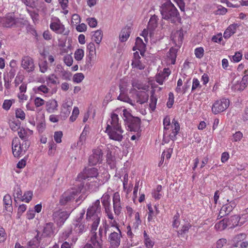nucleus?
Here are the masks:
<instances>
[{"label":"nucleus","instance_id":"obj_34","mask_svg":"<svg viewBox=\"0 0 248 248\" xmlns=\"http://www.w3.org/2000/svg\"><path fill=\"white\" fill-rule=\"evenodd\" d=\"M192 225L188 221H185L181 224L180 229L177 231L178 235H182L187 233L189 230L191 228Z\"/></svg>","mask_w":248,"mask_h":248},{"label":"nucleus","instance_id":"obj_60","mask_svg":"<svg viewBox=\"0 0 248 248\" xmlns=\"http://www.w3.org/2000/svg\"><path fill=\"white\" fill-rule=\"evenodd\" d=\"M84 76L82 73H76L74 75L73 81L78 83L81 82L84 79Z\"/></svg>","mask_w":248,"mask_h":248},{"label":"nucleus","instance_id":"obj_3","mask_svg":"<svg viewBox=\"0 0 248 248\" xmlns=\"http://www.w3.org/2000/svg\"><path fill=\"white\" fill-rule=\"evenodd\" d=\"M161 13L164 19L170 20L171 23H181V18L179 13L170 1L166 2L162 5Z\"/></svg>","mask_w":248,"mask_h":248},{"label":"nucleus","instance_id":"obj_63","mask_svg":"<svg viewBox=\"0 0 248 248\" xmlns=\"http://www.w3.org/2000/svg\"><path fill=\"white\" fill-rule=\"evenodd\" d=\"M194 53L196 58L201 59L204 54V49L202 47H197L195 49Z\"/></svg>","mask_w":248,"mask_h":248},{"label":"nucleus","instance_id":"obj_11","mask_svg":"<svg viewBox=\"0 0 248 248\" xmlns=\"http://www.w3.org/2000/svg\"><path fill=\"white\" fill-rule=\"evenodd\" d=\"M21 65L28 73L32 72L35 69L34 61L33 59L29 56H24L22 57Z\"/></svg>","mask_w":248,"mask_h":248},{"label":"nucleus","instance_id":"obj_23","mask_svg":"<svg viewBox=\"0 0 248 248\" xmlns=\"http://www.w3.org/2000/svg\"><path fill=\"white\" fill-rule=\"evenodd\" d=\"M58 104L55 99H50L46 102V109L49 113L54 112L58 109Z\"/></svg>","mask_w":248,"mask_h":248},{"label":"nucleus","instance_id":"obj_7","mask_svg":"<svg viewBox=\"0 0 248 248\" xmlns=\"http://www.w3.org/2000/svg\"><path fill=\"white\" fill-rule=\"evenodd\" d=\"M50 29L57 34L67 35L68 31L65 29V26L60 19L57 17L51 18L49 25Z\"/></svg>","mask_w":248,"mask_h":248},{"label":"nucleus","instance_id":"obj_53","mask_svg":"<svg viewBox=\"0 0 248 248\" xmlns=\"http://www.w3.org/2000/svg\"><path fill=\"white\" fill-rule=\"evenodd\" d=\"M134 117L133 116L131 113L126 109H124L123 110V118L124 119V120L125 122H127L128 121H129L131 119H132Z\"/></svg>","mask_w":248,"mask_h":248},{"label":"nucleus","instance_id":"obj_6","mask_svg":"<svg viewBox=\"0 0 248 248\" xmlns=\"http://www.w3.org/2000/svg\"><path fill=\"white\" fill-rule=\"evenodd\" d=\"M164 133L165 134H168L167 131L169 129L170 126L172 128V132L169 134V136L172 140L176 138V136L178 134L180 130V125L179 123L173 119L172 121V124L170 125V118L169 116H166L163 120Z\"/></svg>","mask_w":248,"mask_h":248},{"label":"nucleus","instance_id":"obj_43","mask_svg":"<svg viewBox=\"0 0 248 248\" xmlns=\"http://www.w3.org/2000/svg\"><path fill=\"white\" fill-rule=\"evenodd\" d=\"M46 80L48 84H51L52 85H57L59 84L58 77L54 74H51L49 75L46 77Z\"/></svg>","mask_w":248,"mask_h":248},{"label":"nucleus","instance_id":"obj_5","mask_svg":"<svg viewBox=\"0 0 248 248\" xmlns=\"http://www.w3.org/2000/svg\"><path fill=\"white\" fill-rule=\"evenodd\" d=\"M30 146L29 141H24V143L21 144L19 139L17 137L13 139L12 142V148L13 155L18 157L24 154Z\"/></svg>","mask_w":248,"mask_h":248},{"label":"nucleus","instance_id":"obj_24","mask_svg":"<svg viewBox=\"0 0 248 248\" xmlns=\"http://www.w3.org/2000/svg\"><path fill=\"white\" fill-rule=\"evenodd\" d=\"M145 47L146 45L143 43L142 40L140 37H138L136 39L135 46L133 47V50H139L140 51L141 55L143 56Z\"/></svg>","mask_w":248,"mask_h":248},{"label":"nucleus","instance_id":"obj_64","mask_svg":"<svg viewBox=\"0 0 248 248\" xmlns=\"http://www.w3.org/2000/svg\"><path fill=\"white\" fill-rule=\"evenodd\" d=\"M63 61L65 64L68 66H70L72 65L73 62V58L71 54H67L63 58Z\"/></svg>","mask_w":248,"mask_h":248},{"label":"nucleus","instance_id":"obj_4","mask_svg":"<svg viewBox=\"0 0 248 248\" xmlns=\"http://www.w3.org/2000/svg\"><path fill=\"white\" fill-rule=\"evenodd\" d=\"M85 214V211L80 214V216L77 219L73 224L71 230L65 232V238L68 237L73 232L76 235H80L86 230V225L82 222Z\"/></svg>","mask_w":248,"mask_h":248},{"label":"nucleus","instance_id":"obj_30","mask_svg":"<svg viewBox=\"0 0 248 248\" xmlns=\"http://www.w3.org/2000/svg\"><path fill=\"white\" fill-rule=\"evenodd\" d=\"M32 132H33L32 130H31L29 129L21 128H20L19 130L18 131V135L22 140L27 141V139L30 135L32 134Z\"/></svg>","mask_w":248,"mask_h":248},{"label":"nucleus","instance_id":"obj_12","mask_svg":"<svg viewBox=\"0 0 248 248\" xmlns=\"http://www.w3.org/2000/svg\"><path fill=\"white\" fill-rule=\"evenodd\" d=\"M103 152L101 149L97 148L93 151V154L89 158V163L94 166L100 163L102 160Z\"/></svg>","mask_w":248,"mask_h":248},{"label":"nucleus","instance_id":"obj_58","mask_svg":"<svg viewBox=\"0 0 248 248\" xmlns=\"http://www.w3.org/2000/svg\"><path fill=\"white\" fill-rule=\"evenodd\" d=\"M87 131L84 129L80 135L78 141V145H82L85 142Z\"/></svg>","mask_w":248,"mask_h":248},{"label":"nucleus","instance_id":"obj_59","mask_svg":"<svg viewBox=\"0 0 248 248\" xmlns=\"http://www.w3.org/2000/svg\"><path fill=\"white\" fill-rule=\"evenodd\" d=\"M202 85L200 84V81L197 78H194L192 80V85L191 91L194 92L198 89H200Z\"/></svg>","mask_w":248,"mask_h":248},{"label":"nucleus","instance_id":"obj_15","mask_svg":"<svg viewBox=\"0 0 248 248\" xmlns=\"http://www.w3.org/2000/svg\"><path fill=\"white\" fill-rule=\"evenodd\" d=\"M112 202L114 213L116 215L119 216L122 210L121 198L119 192H116L114 193Z\"/></svg>","mask_w":248,"mask_h":248},{"label":"nucleus","instance_id":"obj_27","mask_svg":"<svg viewBox=\"0 0 248 248\" xmlns=\"http://www.w3.org/2000/svg\"><path fill=\"white\" fill-rule=\"evenodd\" d=\"M55 227L52 223H48L44 227L43 234L46 236H51L54 233Z\"/></svg>","mask_w":248,"mask_h":248},{"label":"nucleus","instance_id":"obj_22","mask_svg":"<svg viewBox=\"0 0 248 248\" xmlns=\"http://www.w3.org/2000/svg\"><path fill=\"white\" fill-rule=\"evenodd\" d=\"M239 26L237 23L232 24L226 29L224 33L223 37L225 39L229 38L232 35L236 32V29Z\"/></svg>","mask_w":248,"mask_h":248},{"label":"nucleus","instance_id":"obj_35","mask_svg":"<svg viewBox=\"0 0 248 248\" xmlns=\"http://www.w3.org/2000/svg\"><path fill=\"white\" fill-rule=\"evenodd\" d=\"M118 99L129 103L133 106H135V100L134 99H131L127 94H124V93H121L118 97Z\"/></svg>","mask_w":248,"mask_h":248},{"label":"nucleus","instance_id":"obj_37","mask_svg":"<svg viewBox=\"0 0 248 248\" xmlns=\"http://www.w3.org/2000/svg\"><path fill=\"white\" fill-rule=\"evenodd\" d=\"M48 151L47 154L50 156H54L57 148V145L53 141H51L48 142Z\"/></svg>","mask_w":248,"mask_h":248},{"label":"nucleus","instance_id":"obj_28","mask_svg":"<svg viewBox=\"0 0 248 248\" xmlns=\"http://www.w3.org/2000/svg\"><path fill=\"white\" fill-rule=\"evenodd\" d=\"M3 205L7 211L11 212L13 210L12 200L11 197L9 194L5 195L3 199Z\"/></svg>","mask_w":248,"mask_h":248},{"label":"nucleus","instance_id":"obj_55","mask_svg":"<svg viewBox=\"0 0 248 248\" xmlns=\"http://www.w3.org/2000/svg\"><path fill=\"white\" fill-rule=\"evenodd\" d=\"M148 28L153 30L157 27V20L155 16H152L150 19L148 25Z\"/></svg>","mask_w":248,"mask_h":248},{"label":"nucleus","instance_id":"obj_42","mask_svg":"<svg viewBox=\"0 0 248 248\" xmlns=\"http://www.w3.org/2000/svg\"><path fill=\"white\" fill-rule=\"evenodd\" d=\"M177 49L173 47L170 48L169 50V52L168 55V57L170 60V63L172 64H174L175 63L176 58L177 56Z\"/></svg>","mask_w":248,"mask_h":248},{"label":"nucleus","instance_id":"obj_8","mask_svg":"<svg viewBox=\"0 0 248 248\" xmlns=\"http://www.w3.org/2000/svg\"><path fill=\"white\" fill-rule=\"evenodd\" d=\"M80 191L79 188H71L65 191L61 196L59 203L62 205H65L68 202L73 200L75 196Z\"/></svg>","mask_w":248,"mask_h":248},{"label":"nucleus","instance_id":"obj_21","mask_svg":"<svg viewBox=\"0 0 248 248\" xmlns=\"http://www.w3.org/2000/svg\"><path fill=\"white\" fill-rule=\"evenodd\" d=\"M136 98L134 99L135 100V103H139L142 104L146 102L149 98V95L145 91L136 92Z\"/></svg>","mask_w":248,"mask_h":248},{"label":"nucleus","instance_id":"obj_25","mask_svg":"<svg viewBox=\"0 0 248 248\" xmlns=\"http://www.w3.org/2000/svg\"><path fill=\"white\" fill-rule=\"evenodd\" d=\"M132 85L133 89L130 91L129 93L131 94L136 93V89L138 90H146V87L141 82L137 79H134L132 81Z\"/></svg>","mask_w":248,"mask_h":248},{"label":"nucleus","instance_id":"obj_14","mask_svg":"<svg viewBox=\"0 0 248 248\" xmlns=\"http://www.w3.org/2000/svg\"><path fill=\"white\" fill-rule=\"evenodd\" d=\"M122 237V232L120 230L117 231V232H111L108 237V240L111 246L114 248L118 247L120 245Z\"/></svg>","mask_w":248,"mask_h":248},{"label":"nucleus","instance_id":"obj_49","mask_svg":"<svg viewBox=\"0 0 248 248\" xmlns=\"http://www.w3.org/2000/svg\"><path fill=\"white\" fill-rule=\"evenodd\" d=\"M22 1L26 5L35 9L37 7L38 3L40 1L39 0H22Z\"/></svg>","mask_w":248,"mask_h":248},{"label":"nucleus","instance_id":"obj_32","mask_svg":"<svg viewBox=\"0 0 248 248\" xmlns=\"http://www.w3.org/2000/svg\"><path fill=\"white\" fill-rule=\"evenodd\" d=\"M85 177L86 178H96L98 175V170L95 168H91L86 169L84 170Z\"/></svg>","mask_w":248,"mask_h":248},{"label":"nucleus","instance_id":"obj_45","mask_svg":"<svg viewBox=\"0 0 248 248\" xmlns=\"http://www.w3.org/2000/svg\"><path fill=\"white\" fill-rule=\"evenodd\" d=\"M247 86L245 83H243L241 81H237L235 82L232 86V89L234 91H242L244 90Z\"/></svg>","mask_w":248,"mask_h":248},{"label":"nucleus","instance_id":"obj_9","mask_svg":"<svg viewBox=\"0 0 248 248\" xmlns=\"http://www.w3.org/2000/svg\"><path fill=\"white\" fill-rule=\"evenodd\" d=\"M230 101L226 98H222L216 101L213 104L212 111L215 114L225 111L229 106Z\"/></svg>","mask_w":248,"mask_h":248},{"label":"nucleus","instance_id":"obj_47","mask_svg":"<svg viewBox=\"0 0 248 248\" xmlns=\"http://www.w3.org/2000/svg\"><path fill=\"white\" fill-rule=\"evenodd\" d=\"M15 102V100L13 99L4 100L2 106V108L6 111L9 110Z\"/></svg>","mask_w":248,"mask_h":248},{"label":"nucleus","instance_id":"obj_44","mask_svg":"<svg viewBox=\"0 0 248 248\" xmlns=\"http://www.w3.org/2000/svg\"><path fill=\"white\" fill-rule=\"evenodd\" d=\"M103 37V32L101 30L95 31L92 37V39L97 44L101 42Z\"/></svg>","mask_w":248,"mask_h":248},{"label":"nucleus","instance_id":"obj_29","mask_svg":"<svg viewBox=\"0 0 248 248\" xmlns=\"http://www.w3.org/2000/svg\"><path fill=\"white\" fill-rule=\"evenodd\" d=\"M143 242L146 248H152L155 244V242L152 237L147 233L145 231L143 232Z\"/></svg>","mask_w":248,"mask_h":248},{"label":"nucleus","instance_id":"obj_51","mask_svg":"<svg viewBox=\"0 0 248 248\" xmlns=\"http://www.w3.org/2000/svg\"><path fill=\"white\" fill-rule=\"evenodd\" d=\"M84 56V50L81 48L77 49L74 54L75 59L78 61L81 60L83 59Z\"/></svg>","mask_w":248,"mask_h":248},{"label":"nucleus","instance_id":"obj_46","mask_svg":"<svg viewBox=\"0 0 248 248\" xmlns=\"http://www.w3.org/2000/svg\"><path fill=\"white\" fill-rule=\"evenodd\" d=\"M157 101V98L156 96L155 95V93L152 92V94L150 98V108L152 111L155 110L156 108V105Z\"/></svg>","mask_w":248,"mask_h":248},{"label":"nucleus","instance_id":"obj_26","mask_svg":"<svg viewBox=\"0 0 248 248\" xmlns=\"http://www.w3.org/2000/svg\"><path fill=\"white\" fill-rule=\"evenodd\" d=\"M92 244H86L83 248H102V241H97L95 237L90 238Z\"/></svg>","mask_w":248,"mask_h":248},{"label":"nucleus","instance_id":"obj_18","mask_svg":"<svg viewBox=\"0 0 248 248\" xmlns=\"http://www.w3.org/2000/svg\"><path fill=\"white\" fill-rule=\"evenodd\" d=\"M140 57L138 51L134 52L133 54V58L132 60L131 65L133 68H137L139 70H143L145 68V65L141 62L140 60Z\"/></svg>","mask_w":248,"mask_h":248},{"label":"nucleus","instance_id":"obj_17","mask_svg":"<svg viewBox=\"0 0 248 248\" xmlns=\"http://www.w3.org/2000/svg\"><path fill=\"white\" fill-rule=\"evenodd\" d=\"M227 202H229V203L223 205L219 211V216H220V217L228 215L235 206V203L234 202L231 201L229 202V200H227Z\"/></svg>","mask_w":248,"mask_h":248},{"label":"nucleus","instance_id":"obj_38","mask_svg":"<svg viewBox=\"0 0 248 248\" xmlns=\"http://www.w3.org/2000/svg\"><path fill=\"white\" fill-rule=\"evenodd\" d=\"M141 224V220L140 217V214L137 212L135 213L134 219L132 222V228L133 229L136 230L139 229V226Z\"/></svg>","mask_w":248,"mask_h":248},{"label":"nucleus","instance_id":"obj_52","mask_svg":"<svg viewBox=\"0 0 248 248\" xmlns=\"http://www.w3.org/2000/svg\"><path fill=\"white\" fill-rule=\"evenodd\" d=\"M62 137L63 133L62 131H55L54 133V140L56 143H60L62 142Z\"/></svg>","mask_w":248,"mask_h":248},{"label":"nucleus","instance_id":"obj_20","mask_svg":"<svg viewBox=\"0 0 248 248\" xmlns=\"http://www.w3.org/2000/svg\"><path fill=\"white\" fill-rule=\"evenodd\" d=\"M126 123L130 131H137L140 128L141 121L139 118L134 117Z\"/></svg>","mask_w":248,"mask_h":248},{"label":"nucleus","instance_id":"obj_19","mask_svg":"<svg viewBox=\"0 0 248 248\" xmlns=\"http://www.w3.org/2000/svg\"><path fill=\"white\" fill-rule=\"evenodd\" d=\"M171 38L174 43L178 46H180L182 45L184 39L183 29H181L179 30L176 31L172 34Z\"/></svg>","mask_w":248,"mask_h":248},{"label":"nucleus","instance_id":"obj_62","mask_svg":"<svg viewBox=\"0 0 248 248\" xmlns=\"http://www.w3.org/2000/svg\"><path fill=\"white\" fill-rule=\"evenodd\" d=\"M39 70L42 73H45L47 72L48 66L46 61H44L39 64Z\"/></svg>","mask_w":248,"mask_h":248},{"label":"nucleus","instance_id":"obj_41","mask_svg":"<svg viewBox=\"0 0 248 248\" xmlns=\"http://www.w3.org/2000/svg\"><path fill=\"white\" fill-rule=\"evenodd\" d=\"M107 162L111 169L115 167V157L112 155L111 153L109 152L107 154Z\"/></svg>","mask_w":248,"mask_h":248},{"label":"nucleus","instance_id":"obj_31","mask_svg":"<svg viewBox=\"0 0 248 248\" xmlns=\"http://www.w3.org/2000/svg\"><path fill=\"white\" fill-rule=\"evenodd\" d=\"M247 235L244 233H240L235 235L233 238V241L234 247L237 248L241 243L246 240Z\"/></svg>","mask_w":248,"mask_h":248},{"label":"nucleus","instance_id":"obj_39","mask_svg":"<svg viewBox=\"0 0 248 248\" xmlns=\"http://www.w3.org/2000/svg\"><path fill=\"white\" fill-rule=\"evenodd\" d=\"M228 222V220L227 218H223L222 220L215 224V228L217 231H222L227 228Z\"/></svg>","mask_w":248,"mask_h":248},{"label":"nucleus","instance_id":"obj_50","mask_svg":"<svg viewBox=\"0 0 248 248\" xmlns=\"http://www.w3.org/2000/svg\"><path fill=\"white\" fill-rule=\"evenodd\" d=\"M180 224V215L178 213H177L173 217L172 226L174 228L178 229Z\"/></svg>","mask_w":248,"mask_h":248},{"label":"nucleus","instance_id":"obj_56","mask_svg":"<svg viewBox=\"0 0 248 248\" xmlns=\"http://www.w3.org/2000/svg\"><path fill=\"white\" fill-rule=\"evenodd\" d=\"M109 200L110 197L107 194L103 196V199L101 202L105 209L107 207H110Z\"/></svg>","mask_w":248,"mask_h":248},{"label":"nucleus","instance_id":"obj_57","mask_svg":"<svg viewBox=\"0 0 248 248\" xmlns=\"http://www.w3.org/2000/svg\"><path fill=\"white\" fill-rule=\"evenodd\" d=\"M36 9L38 11H41L44 14H46L47 11L46 6L42 0H40Z\"/></svg>","mask_w":248,"mask_h":248},{"label":"nucleus","instance_id":"obj_10","mask_svg":"<svg viewBox=\"0 0 248 248\" xmlns=\"http://www.w3.org/2000/svg\"><path fill=\"white\" fill-rule=\"evenodd\" d=\"M18 20L16 18L14 13H10L6 15L5 17L0 18V23L5 27L9 28L16 25Z\"/></svg>","mask_w":248,"mask_h":248},{"label":"nucleus","instance_id":"obj_13","mask_svg":"<svg viewBox=\"0 0 248 248\" xmlns=\"http://www.w3.org/2000/svg\"><path fill=\"white\" fill-rule=\"evenodd\" d=\"M69 217V214L66 211L59 210L55 211L53 214L54 221L58 225H62Z\"/></svg>","mask_w":248,"mask_h":248},{"label":"nucleus","instance_id":"obj_54","mask_svg":"<svg viewBox=\"0 0 248 248\" xmlns=\"http://www.w3.org/2000/svg\"><path fill=\"white\" fill-rule=\"evenodd\" d=\"M13 195L15 198H16L19 200H21V199L22 198V192L19 186H16L14 188Z\"/></svg>","mask_w":248,"mask_h":248},{"label":"nucleus","instance_id":"obj_40","mask_svg":"<svg viewBox=\"0 0 248 248\" xmlns=\"http://www.w3.org/2000/svg\"><path fill=\"white\" fill-rule=\"evenodd\" d=\"M217 248H232L225 238H220L216 242Z\"/></svg>","mask_w":248,"mask_h":248},{"label":"nucleus","instance_id":"obj_48","mask_svg":"<svg viewBox=\"0 0 248 248\" xmlns=\"http://www.w3.org/2000/svg\"><path fill=\"white\" fill-rule=\"evenodd\" d=\"M33 196V192L31 191H27L25 192L24 195L22 196V198L21 199L22 202H25L27 203H29L32 199Z\"/></svg>","mask_w":248,"mask_h":248},{"label":"nucleus","instance_id":"obj_1","mask_svg":"<svg viewBox=\"0 0 248 248\" xmlns=\"http://www.w3.org/2000/svg\"><path fill=\"white\" fill-rule=\"evenodd\" d=\"M100 201L97 200L93 203L92 206L88 208L86 213V219L89 222H93L91 225V236L90 238L94 236L97 241L101 240L103 241V228L101 227L99 228L98 235L97 234L96 232L100 221Z\"/></svg>","mask_w":248,"mask_h":248},{"label":"nucleus","instance_id":"obj_2","mask_svg":"<svg viewBox=\"0 0 248 248\" xmlns=\"http://www.w3.org/2000/svg\"><path fill=\"white\" fill-rule=\"evenodd\" d=\"M105 132L109 139L119 142L122 141L124 131L117 114L114 113L111 114L110 118L107 122Z\"/></svg>","mask_w":248,"mask_h":248},{"label":"nucleus","instance_id":"obj_36","mask_svg":"<svg viewBox=\"0 0 248 248\" xmlns=\"http://www.w3.org/2000/svg\"><path fill=\"white\" fill-rule=\"evenodd\" d=\"M87 50L89 51L88 58L92 61L96 56V48L94 43H89L87 45Z\"/></svg>","mask_w":248,"mask_h":248},{"label":"nucleus","instance_id":"obj_33","mask_svg":"<svg viewBox=\"0 0 248 248\" xmlns=\"http://www.w3.org/2000/svg\"><path fill=\"white\" fill-rule=\"evenodd\" d=\"M130 32V28L129 27H126L123 28L119 35V38L121 42H125L129 37Z\"/></svg>","mask_w":248,"mask_h":248},{"label":"nucleus","instance_id":"obj_61","mask_svg":"<svg viewBox=\"0 0 248 248\" xmlns=\"http://www.w3.org/2000/svg\"><path fill=\"white\" fill-rule=\"evenodd\" d=\"M16 117L17 118L24 120L26 117V114L24 111L21 108H17L15 112Z\"/></svg>","mask_w":248,"mask_h":248},{"label":"nucleus","instance_id":"obj_16","mask_svg":"<svg viewBox=\"0 0 248 248\" xmlns=\"http://www.w3.org/2000/svg\"><path fill=\"white\" fill-rule=\"evenodd\" d=\"M147 206L148 209L147 221L148 222H154V219L159 214V210L156 205L153 207L150 203L148 204Z\"/></svg>","mask_w":248,"mask_h":248}]
</instances>
